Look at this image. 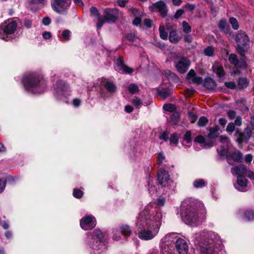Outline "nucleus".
Returning a JSON list of instances; mask_svg holds the SVG:
<instances>
[{
	"instance_id": "nucleus-20",
	"label": "nucleus",
	"mask_w": 254,
	"mask_h": 254,
	"mask_svg": "<svg viewBox=\"0 0 254 254\" xmlns=\"http://www.w3.org/2000/svg\"><path fill=\"white\" fill-rule=\"evenodd\" d=\"M116 64L118 67L117 70L119 71L122 70V73L131 74L134 71L133 68L125 65L123 61L120 58L117 60Z\"/></svg>"
},
{
	"instance_id": "nucleus-26",
	"label": "nucleus",
	"mask_w": 254,
	"mask_h": 254,
	"mask_svg": "<svg viewBox=\"0 0 254 254\" xmlns=\"http://www.w3.org/2000/svg\"><path fill=\"white\" fill-rule=\"evenodd\" d=\"M191 144V134L190 131H187L184 135L183 144L186 146H190Z\"/></svg>"
},
{
	"instance_id": "nucleus-8",
	"label": "nucleus",
	"mask_w": 254,
	"mask_h": 254,
	"mask_svg": "<svg viewBox=\"0 0 254 254\" xmlns=\"http://www.w3.org/2000/svg\"><path fill=\"white\" fill-rule=\"evenodd\" d=\"M17 26L16 22L12 19L5 21L0 27V38L6 41L10 40L8 35L14 32Z\"/></svg>"
},
{
	"instance_id": "nucleus-24",
	"label": "nucleus",
	"mask_w": 254,
	"mask_h": 254,
	"mask_svg": "<svg viewBox=\"0 0 254 254\" xmlns=\"http://www.w3.org/2000/svg\"><path fill=\"white\" fill-rule=\"evenodd\" d=\"M212 69L219 77H223L225 75L223 67L222 65L218 63L215 62L212 65Z\"/></svg>"
},
{
	"instance_id": "nucleus-54",
	"label": "nucleus",
	"mask_w": 254,
	"mask_h": 254,
	"mask_svg": "<svg viewBox=\"0 0 254 254\" xmlns=\"http://www.w3.org/2000/svg\"><path fill=\"white\" fill-rule=\"evenodd\" d=\"M165 202V198L162 197H159L156 200V204L159 207L163 206L164 205Z\"/></svg>"
},
{
	"instance_id": "nucleus-29",
	"label": "nucleus",
	"mask_w": 254,
	"mask_h": 254,
	"mask_svg": "<svg viewBox=\"0 0 254 254\" xmlns=\"http://www.w3.org/2000/svg\"><path fill=\"white\" fill-rule=\"evenodd\" d=\"M250 83V81L246 78H240L238 80V86L240 89L246 88L248 87Z\"/></svg>"
},
{
	"instance_id": "nucleus-3",
	"label": "nucleus",
	"mask_w": 254,
	"mask_h": 254,
	"mask_svg": "<svg viewBox=\"0 0 254 254\" xmlns=\"http://www.w3.org/2000/svg\"><path fill=\"white\" fill-rule=\"evenodd\" d=\"M181 216L188 225L195 226L204 218V210H199L194 201L186 200L183 202Z\"/></svg>"
},
{
	"instance_id": "nucleus-15",
	"label": "nucleus",
	"mask_w": 254,
	"mask_h": 254,
	"mask_svg": "<svg viewBox=\"0 0 254 254\" xmlns=\"http://www.w3.org/2000/svg\"><path fill=\"white\" fill-rule=\"evenodd\" d=\"M152 11H158L162 17L166 16L168 9L166 4L162 1H158L149 6Z\"/></svg>"
},
{
	"instance_id": "nucleus-58",
	"label": "nucleus",
	"mask_w": 254,
	"mask_h": 254,
	"mask_svg": "<svg viewBox=\"0 0 254 254\" xmlns=\"http://www.w3.org/2000/svg\"><path fill=\"white\" fill-rule=\"evenodd\" d=\"M225 86L230 89H234L236 87V84L234 82L231 81V82H226L225 83Z\"/></svg>"
},
{
	"instance_id": "nucleus-9",
	"label": "nucleus",
	"mask_w": 254,
	"mask_h": 254,
	"mask_svg": "<svg viewBox=\"0 0 254 254\" xmlns=\"http://www.w3.org/2000/svg\"><path fill=\"white\" fill-rule=\"evenodd\" d=\"M70 4V0H53L51 2L53 9L61 14L66 13Z\"/></svg>"
},
{
	"instance_id": "nucleus-31",
	"label": "nucleus",
	"mask_w": 254,
	"mask_h": 254,
	"mask_svg": "<svg viewBox=\"0 0 254 254\" xmlns=\"http://www.w3.org/2000/svg\"><path fill=\"white\" fill-rule=\"evenodd\" d=\"M195 142L200 143L202 146L205 147H209V141L207 142V139L202 135H198L194 139Z\"/></svg>"
},
{
	"instance_id": "nucleus-45",
	"label": "nucleus",
	"mask_w": 254,
	"mask_h": 254,
	"mask_svg": "<svg viewBox=\"0 0 254 254\" xmlns=\"http://www.w3.org/2000/svg\"><path fill=\"white\" fill-rule=\"evenodd\" d=\"M208 119L205 117H201L197 122V125L200 127H204L208 123Z\"/></svg>"
},
{
	"instance_id": "nucleus-62",
	"label": "nucleus",
	"mask_w": 254,
	"mask_h": 254,
	"mask_svg": "<svg viewBox=\"0 0 254 254\" xmlns=\"http://www.w3.org/2000/svg\"><path fill=\"white\" fill-rule=\"evenodd\" d=\"M242 118L240 116L236 117V118L235 121L234 125L237 126H241L242 125Z\"/></svg>"
},
{
	"instance_id": "nucleus-64",
	"label": "nucleus",
	"mask_w": 254,
	"mask_h": 254,
	"mask_svg": "<svg viewBox=\"0 0 254 254\" xmlns=\"http://www.w3.org/2000/svg\"><path fill=\"white\" fill-rule=\"evenodd\" d=\"M51 22V20L48 17H44L43 19V20H42V23L44 25H49L50 24Z\"/></svg>"
},
{
	"instance_id": "nucleus-7",
	"label": "nucleus",
	"mask_w": 254,
	"mask_h": 254,
	"mask_svg": "<svg viewBox=\"0 0 254 254\" xmlns=\"http://www.w3.org/2000/svg\"><path fill=\"white\" fill-rule=\"evenodd\" d=\"M235 41L237 43V52L241 56H244L250 48V39L248 35L242 31H238L236 35Z\"/></svg>"
},
{
	"instance_id": "nucleus-37",
	"label": "nucleus",
	"mask_w": 254,
	"mask_h": 254,
	"mask_svg": "<svg viewBox=\"0 0 254 254\" xmlns=\"http://www.w3.org/2000/svg\"><path fill=\"white\" fill-rule=\"evenodd\" d=\"M159 30L160 38L163 40H167L168 38V33L165 31V27L164 26H160Z\"/></svg>"
},
{
	"instance_id": "nucleus-12",
	"label": "nucleus",
	"mask_w": 254,
	"mask_h": 254,
	"mask_svg": "<svg viewBox=\"0 0 254 254\" xmlns=\"http://www.w3.org/2000/svg\"><path fill=\"white\" fill-rule=\"evenodd\" d=\"M96 225L95 218L92 215L83 217L80 221V225L84 230H89L94 228Z\"/></svg>"
},
{
	"instance_id": "nucleus-41",
	"label": "nucleus",
	"mask_w": 254,
	"mask_h": 254,
	"mask_svg": "<svg viewBox=\"0 0 254 254\" xmlns=\"http://www.w3.org/2000/svg\"><path fill=\"white\" fill-rule=\"evenodd\" d=\"M182 26H183V32L185 33H189L191 32V26L189 25V24L184 21L182 22Z\"/></svg>"
},
{
	"instance_id": "nucleus-48",
	"label": "nucleus",
	"mask_w": 254,
	"mask_h": 254,
	"mask_svg": "<svg viewBox=\"0 0 254 254\" xmlns=\"http://www.w3.org/2000/svg\"><path fill=\"white\" fill-rule=\"evenodd\" d=\"M90 14L91 16L98 17L100 16V13L97 8L94 6L91 7L90 10Z\"/></svg>"
},
{
	"instance_id": "nucleus-22",
	"label": "nucleus",
	"mask_w": 254,
	"mask_h": 254,
	"mask_svg": "<svg viewBox=\"0 0 254 254\" xmlns=\"http://www.w3.org/2000/svg\"><path fill=\"white\" fill-rule=\"evenodd\" d=\"M102 87L111 94L115 93L117 91V87L113 81L104 80L102 83Z\"/></svg>"
},
{
	"instance_id": "nucleus-46",
	"label": "nucleus",
	"mask_w": 254,
	"mask_h": 254,
	"mask_svg": "<svg viewBox=\"0 0 254 254\" xmlns=\"http://www.w3.org/2000/svg\"><path fill=\"white\" fill-rule=\"evenodd\" d=\"M229 22L232 25V28L234 30H237L238 29L239 27V25L238 24V22L237 21V20L234 18V17H231L229 19Z\"/></svg>"
},
{
	"instance_id": "nucleus-33",
	"label": "nucleus",
	"mask_w": 254,
	"mask_h": 254,
	"mask_svg": "<svg viewBox=\"0 0 254 254\" xmlns=\"http://www.w3.org/2000/svg\"><path fill=\"white\" fill-rule=\"evenodd\" d=\"M169 39L171 42L174 43H178L179 40L177 33L175 31H172L170 32Z\"/></svg>"
},
{
	"instance_id": "nucleus-19",
	"label": "nucleus",
	"mask_w": 254,
	"mask_h": 254,
	"mask_svg": "<svg viewBox=\"0 0 254 254\" xmlns=\"http://www.w3.org/2000/svg\"><path fill=\"white\" fill-rule=\"evenodd\" d=\"M209 133L207 138L209 139V144L208 146H212L214 143V138L218 136L220 134V128L218 126L208 128Z\"/></svg>"
},
{
	"instance_id": "nucleus-39",
	"label": "nucleus",
	"mask_w": 254,
	"mask_h": 254,
	"mask_svg": "<svg viewBox=\"0 0 254 254\" xmlns=\"http://www.w3.org/2000/svg\"><path fill=\"white\" fill-rule=\"evenodd\" d=\"M165 73L168 79H172L174 81H177L179 80L178 76L175 73L171 72L170 70H166Z\"/></svg>"
},
{
	"instance_id": "nucleus-30",
	"label": "nucleus",
	"mask_w": 254,
	"mask_h": 254,
	"mask_svg": "<svg viewBox=\"0 0 254 254\" xmlns=\"http://www.w3.org/2000/svg\"><path fill=\"white\" fill-rule=\"evenodd\" d=\"M218 27L220 30L227 33L229 30V26L225 19H221L218 23Z\"/></svg>"
},
{
	"instance_id": "nucleus-2",
	"label": "nucleus",
	"mask_w": 254,
	"mask_h": 254,
	"mask_svg": "<svg viewBox=\"0 0 254 254\" xmlns=\"http://www.w3.org/2000/svg\"><path fill=\"white\" fill-rule=\"evenodd\" d=\"M194 244L200 248L201 254H217L214 246L221 244L220 237L213 232L203 231L193 236Z\"/></svg>"
},
{
	"instance_id": "nucleus-27",
	"label": "nucleus",
	"mask_w": 254,
	"mask_h": 254,
	"mask_svg": "<svg viewBox=\"0 0 254 254\" xmlns=\"http://www.w3.org/2000/svg\"><path fill=\"white\" fill-rule=\"evenodd\" d=\"M204 86L208 89H214L216 86L215 81L211 78L205 79L203 82Z\"/></svg>"
},
{
	"instance_id": "nucleus-16",
	"label": "nucleus",
	"mask_w": 254,
	"mask_h": 254,
	"mask_svg": "<svg viewBox=\"0 0 254 254\" xmlns=\"http://www.w3.org/2000/svg\"><path fill=\"white\" fill-rule=\"evenodd\" d=\"M190 65V61L187 58H182L175 63V67L181 73H185Z\"/></svg>"
},
{
	"instance_id": "nucleus-50",
	"label": "nucleus",
	"mask_w": 254,
	"mask_h": 254,
	"mask_svg": "<svg viewBox=\"0 0 254 254\" xmlns=\"http://www.w3.org/2000/svg\"><path fill=\"white\" fill-rule=\"evenodd\" d=\"M248 64L246 61L244 60L239 61L238 64L236 65V67L245 69L247 67Z\"/></svg>"
},
{
	"instance_id": "nucleus-32",
	"label": "nucleus",
	"mask_w": 254,
	"mask_h": 254,
	"mask_svg": "<svg viewBox=\"0 0 254 254\" xmlns=\"http://www.w3.org/2000/svg\"><path fill=\"white\" fill-rule=\"evenodd\" d=\"M113 238L114 240L117 241L124 240V237L122 235L121 232L119 228L117 230H115L113 231Z\"/></svg>"
},
{
	"instance_id": "nucleus-63",
	"label": "nucleus",
	"mask_w": 254,
	"mask_h": 254,
	"mask_svg": "<svg viewBox=\"0 0 254 254\" xmlns=\"http://www.w3.org/2000/svg\"><path fill=\"white\" fill-rule=\"evenodd\" d=\"M143 23L148 28H150L152 26V21L149 19H145L143 20Z\"/></svg>"
},
{
	"instance_id": "nucleus-4",
	"label": "nucleus",
	"mask_w": 254,
	"mask_h": 254,
	"mask_svg": "<svg viewBox=\"0 0 254 254\" xmlns=\"http://www.w3.org/2000/svg\"><path fill=\"white\" fill-rule=\"evenodd\" d=\"M23 82L25 90L33 94H41L46 88V83L43 76L34 72L25 75Z\"/></svg>"
},
{
	"instance_id": "nucleus-11",
	"label": "nucleus",
	"mask_w": 254,
	"mask_h": 254,
	"mask_svg": "<svg viewBox=\"0 0 254 254\" xmlns=\"http://www.w3.org/2000/svg\"><path fill=\"white\" fill-rule=\"evenodd\" d=\"M55 94L58 98L69 95L70 90L68 86L64 81H59L54 87Z\"/></svg>"
},
{
	"instance_id": "nucleus-13",
	"label": "nucleus",
	"mask_w": 254,
	"mask_h": 254,
	"mask_svg": "<svg viewBox=\"0 0 254 254\" xmlns=\"http://www.w3.org/2000/svg\"><path fill=\"white\" fill-rule=\"evenodd\" d=\"M252 134V129L249 126H247L243 132L237 129L235 133L236 140L239 143L247 142L251 138Z\"/></svg>"
},
{
	"instance_id": "nucleus-1",
	"label": "nucleus",
	"mask_w": 254,
	"mask_h": 254,
	"mask_svg": "<svg viewBox=\"0 0 254 254\" xmlns=\"http://www.w3.org/2000/svg\"><path fill=\"white\" fill-rule=\"evenodd\" d=\"M162 214L158 209L149 204L136 217L135 226L140 239L148 241L154 238L161 224Z\"/></svg>"
},
{
	"instance_id": "nucleus-52",
	"label": "nucleus",
	"mask_w": 254,
	"mask_h": 254,
	"mask_svg": "<svg viewBox=\"0 0 254 254\" xmlns=\"http://www.w3.org/2000/svg\"><path fill=\"white\" fill-rule=\"evenodd\" d=\"M97 18L98 19L96 23V26L98 29H100L103 26L105 21L102 18L100 17V16Z\"/></svg>"
},
{
	"instance_id": "nucleus-6",
	"label": "nucleus",
	"mask_w": 254,
	"mask_h": 254,
	"mask_svg": "<svg viewBox=\"0 0 254 254\" xmlns=\"http://www.w3.org/2000/svg\"><path fill=\"white\" fill-rule=\"evenodd\" d=\"M103 234L100 230H95L88 238L87 247L91 254H100L105 249L103 242Z\"/></svg>"
},
{
	"instance_id": "nucleus-18",
	"label": "nucleus",
	"mask_w": 254,
	"mask_h": 254,
	"mask_svg": "<svg viewBox=\"0 0 254 254\" xmlns=\"http://www.w3.org/2000/svg\"><path fill=\"white\" fill-rule=\"evenodd\" d=\"M158 181L160 185L166 187L169 180V174L168 171L161 169L158 172Z\"/></svg>"
},
{
	"instance_id": "nucleus-47",
	"label": "nucleus",
	"mask_w": 254,
	"mask_h": 254,
	"mask_svg": "<svg viewBox=\"0 0 254 254\" xmlns=\"http://www.w3.org/2000/svg\"><path fill=\"white\" fill-rule=\"evenodd\" d=\"M83 194V192L79 189H74L73 191V195L74 197L80 198L82 197Z\"/></svg>"
},
{
	"instance_id": "nucleus-34",
	"label": "nucleus",
	"mask_w": 254,
	"mask_h": 254,
	"mask_svg": "<svg viewBox=\"0 0 254 254\" xmlns=\"http://www.w3.org/2000/svg\"><path fill=\"white\" fill-rule=\"evenodd\" d=\"M214 48L212 46H208L204 50V54L208 57H212L214 55Z\"/></svg>"
},
{
	"instance_id": "nucleus-10",
	"label": "nucleus",
	"mask_w": 254,
	"mask_h": 254,
	"mask_svg": "<svg viewBox=\"0 0 254 254\" xmlns=\"http://www.w3.org/2000/svg\"><path fill=\"white\" fill-rule=\"evenodd\" d=\"M231 172L234 176L237 178L248 177L254 181V173L242 164L239 165L231 168Z\"/></svg>"
},
{
	"instance_id": "nucleus-25",
	"label": "nucleus",
	"mask_w": 254,
	"mask_h": 254,
	"mask_svg": "<svg viewBox=\"0 0 254 254\" xmlns=\"http://www.w3.org/2000/svg\"><path fill=\"white\" fill-rule=\"evenodd\" d=\"M119 228L121 232L122 235L124 237V240H126L127 237L130 236L131 234V230L127 225H122Z\"/></svg>"
},
{
	"instance_id": "nucleus-17",
	"label": "nucleus",
	"mask_w": 254,
	"mask_h": 254,
	"mask_svg": "<svg viewBox=\"0 0 254 254\" xmlns=\"http://www.w3.org/2000/svg\"><path fill=\"white\" fill-rule=\"evenodd\" d=\"M176 248L179 254H187L189 252V247L187 242L182 238L177 240Z\"/></svg>"
},
{
	"instance_id": "nucleus-38",
	"label": "nucleus",
	"mask_w": 254,
	"mask_h": 254,
	"mask_svg": "<svg viewBox=\"0 0 254 254\" xmlns=\"http://www.w3.org/2000/svg\"><path fill=\"white\" fill-rule=\"evenodd\" d=\"M193 185L196 188H201L205 186V182L202 179H197L193 182Z\"/></svg>"
},
{
	"instance_id": "nucleus-44",
	"label": "nucleus",
	"mask_w": 254,
	"mask_h": 254,
	"mask_svg": "<svg viewBox=\"0 0 254 254\" xmlns=\"http://www.w3.org/2000/svg\"><path fill=\"white\" fill-rule=\"evenodd\" d=\"M159 93L163 98H166L171 94L172 91L168 89H163L159 91Z\"/></svg>"
},
{
	"instance_id": "nucleus-60",
	"label": "nucleus",
	"mask_w": 254,
	"mask_h": 254,
	"mask_svg": "<svg viewBox=\"0 0 254 254\" xmlns=\"http://www.w3.org/2000/svg\"><path fill=\"white\" fill-rule=\"evenodd\" d=\"M6 181L4 179H0V193L5 188Z\"/></svg>"
},
{
	"instance_id": "nucleus-49",
	"label": "nucleus",
	"mask_w": 254,
	"mask_h": 254,
	"mask_svg": "<svg viewBox=\"0 0 254 254\" xmlns=\"http://www.w3.org/2000/svg\"><path fill=\"white\" fill-rule=\"evenodd\" d=\"M235 129V126L234 123H229L227 127H226V131L227 132L231 134Z\"/></svg>"
},
{
	"instance_id": "nucleus-42",
	"label": "nucleus",
	"mask_w": 254,
	"mask_h": 254,
	"mask_svg": "<svg viewBox=\"0 0 254 254\" xmlns=\"http://www.w3.org/2000/svg\"><path fill=\"white\" fill-rule=\"evenodd\" d=\"M179 137L180 135L179 134L177 133H173L170 139V143L177 145L178 143Z\"/></svg>"
},
{
	"instance_id": "nucleus-51",
	"label": "nucleus",
	"mask_w": 254,
	"mask_h": 254,
	"mask_svg": "<svg viewBox=\"0 0 254 254\" xmlns=\"http://www.w3.org/2000/svg\"><path fill=\"white\" fill-rule=\"evenodd\" d=\"M132 103L135 106L136 108H140L142 105V101L138 98L135 97L132 101Z\"/></svg>"
},
{
	"instance_id": "nucleus-40",
	"label": "nucleus",
	"mask_w": 254,
	"mask_h": 254,
	"mask_svg": "<svg viewBox=\"0 0 254 254\" xmlns=\"http://www.w3.org/2000/svg\"><path fill=\"white\" fill-rule=\"evenodd\" d=\"M229 61L233 64L235 66L238 64L239 60L238 59L237 56L235 54H230L229 56Z\"/></svg>"
},
{
	"instance_id": "nucleus-28",
	"label": "nucleus",
	"mask_w": 254,
	"mask_h": 254,
	"mask_svg": "<svg viewBox=\"0 0 254 254\" xmlns=\"http://www.w3.org/2000/svg\"><path fill=\"white\" fill-rule=\"evenodd\" d=\"M148 192L150 195H153L157 191V189L155 185H153V179L149 177L147 181Z\"/></svg>"
},
{
	"instance_id": "nucleus-5",
	"label": "nucleus",
	"mask_w": 254,
	"mask_h": 254,
	"mask_svg": "<svg viewBox=\"0 0 254 254\" xmlns=\"http://www.w3.org/2000/svg\"><path fill=\"white\" fill-rule=\"evenodd\" d=\"M220 141L222 143L220 148L217 149L219 155L226 158L229 164L233 162H241L243 159L242 153L236 149H233L229 138L225 136L220 137Z\"/></svg>"
},
{
	"instance_id": "nucleus-59",
	"label": "nucleus",
	"mask_w": 254,
	"mask_h": 254,
	"mask_svg": "<svg viewBox=\"0 0 254 254\" xmlns=\"http://www.w3.org/2000/svg\"><path fill=\"white\" fill-rule=\"evenodd\" d=\"M184 13V10L182 9H179L176 12L174 17L176 18H180Z\"/></svg>"
},
{
	"instance_id": "nucleus-61",
	"label": "nucleus",
	"mask_w": 254,
	"mask_h": 254,
	"mask_svg": "<svg viewBox=\"0 0 254 254\" xmlns=\"http://www.w3.org/2000/svg\"><path fill=\"white\" fill-rule=\"evenodd\" d=\"M227 116L230 120H233L236 117V112L234 111L230 110L227 113Z\"/></svg>"
},
{
	"instance_id": "nucleus-55",
	"label": "nucleus",
	"mask_w": 254,
	"mask_h": 254,
	"mask_svg": "<svg viewBox=\"0 0 254 254\" xmlns=\"http://www.w3.org/2000/svg\"><path fill=\"white\" fill-rule=\"evenodd\" d=\"M70 33V31L68 30H64L62 34V37L64 38L65 40H68L69 39Z\"/></svg>"
},
{
	"instance_id": "nucleus-43",
	"label": "nucleus",
	"mask_w": 254,
	"mask_h": 254,
	"mask_svg": "<svg viewBox=\"0 0 254 254\" xmlns=\"http://www.w3.org/2000/svg\"><path fill=\"white\" fill-rule=\"evenodd\" d=\"M244 217L248 220L254 219V212L252 210H247L244 214Z\"/></svg>"
},
{
	"instance_id": "nucleus-36",
	"label": "nucleus",
	"mask_w": 254,
	"mask_h": 254,
	"mask_svg": "<svg viewBox=\"0 0 254 254\" xmlns=\"http://www.w3.org/2000/svg\"><path fill=\"white\" fill-rule=\"evenodd\" d=\"M128 90L130 93L133 94L137 92L139 89L136 84L131 83L128 86Z\"/></svg>"
},
{
	"instance_id": "nucleus-56",
	"label": "nucleus",
	"mask_w": 254,
	"mask_h": 254,
	"mask_svg": "<svg viewBox=\"0 0 254 254\" xmlns=\"http://www.w3.org/2000/svg\"><path fill=\"white\" fill-rule=\"evenodd\" d=\"M164 108L165 110L172 112L175 110V106L171 104H167L164 106Z\"/></svg>"
},
{
	"instance_id": "nucleus-57",
	"label": "nucleus",
	"mask_w": 254,
	"mask_h": 254,
	"mask_svg": "<svg viewBox=\"0 0 254 254\" xmlns=\"http://www.w3.org/2000/svg\"><path fill=\"white\" fill-rule=\"evenodd\" d=\"M188 116L191 123H194L197 118L196 115L190 112L188 113Z\"/></svg>"
},
{
	"instance_id": "nucleus-21",
	"label": "nucleus",
	"mask_w": 254,
	"mask_h": 254,
	"mask_svg": "<svg viewBox=\"0 0 254 254\" xmlns=\"http://www.w3.org/2000/svg\"><path fill=\"white\" fill-rule=\"evenodd\" d=\"M235 188L240 191L247 190V180L245 177L237 178V183L234 184Z\"/></svg>"
},
{
	"instance_id": "nucleus-35",
	"label": "nucleus",
	"mask_w": 254,
	"mask_h": 254,
	"mask_svg": "<svg viewBox=\"0 0 254 254\" xmlns=\"http://www.w3.org/2000/svg\"><path fill=\"white\" fill-rule=\"evenodd\" d=\"M180 120V114L175 112L172 114L171 116V122L174 125H177Z\"/></svg>"
},
{
	"instance_id": "nucleus-14",
	"label": "nucleus",
	"mask_w": 254,
	"mask_h": 254,
	"mask_svg": "<svg viewBox=\"0 0 254 254\" xmlns=\"http://www.w3.org/2000/svg\"><path fill=\"white\" fill-rule=\"evenodd\" d=\"M119 16V11L116 8H107L104 10V18L108 23H114Z\"/></svg>"
},
{
	"instance_id": "nucleus-53",
	"label": "nucleus",
	"mask_w": 254,
	"mask_h": 254,
	"mask_svg": "<svg viewBox=\"0 0 254 254\" xmlns=\"http://www.w3.org/2000/svg\"><path fill=\"white\" fill-rule=\"evenodd\" d=\"M165 159V156L163 153L160 152L158 154L157 161L159 164L163 163L164 160Z\"/></svg>"
},
{
	"instance_id": "nucleus-23",
	"label": "nucleus",
	"mask_w": 254,
	"mask_h": 254,
	"mask_svg": "<svg viewBox=\"0 0 254 254\" xmlns=\"http://www.w3.org/2000/svg\"><path fill=\"white\" fill-rule=\"evenodd\" d=\"M187 78L190 82L196 84H200L202 82V78L199 76H196L194 70L191 69L187 74Z\"/></svg>"
}]
</instances>
